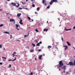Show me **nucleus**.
Returning a JSON list of instances; mask_svg holds the SVG:
<instances>
[{
    "mask_svg": "<svg viewBox=\"0 0 75 75\" xmlns=\"http://www.w3.org/2000/svg\"><path fill=\"white\" fill-rule=\"evenodd\" d=\"M17 4H18V5L16 6V4L15 3L12 2L11 4V5H12L13 6H16V7L18 8V7L20 6V4L18 3H17Z\"/></svg>",
    "mask_w": 75,
    "mask_h": 75,
    "instance_id": "1",
    "label": "nucleus"
},
{
    "mask_svg": "<svg viewBox=\"0 0 75 75\" xmlns=\"http://www.w3.org/2000/svg\"><path fill=\"white\" fill-rule=\"evenodd\" d=\"M59 63V65L60 66L62 67L64 65V63L62 62V61H60Z\"/></svg>",
    "mask_w": 75,
    "mask_h": 75,
    "instance_id": "2",
    "label": "nucleus"
},
{
    "mask_svg": "<svg viewBox=\"0 0 75 75\" xmlns=\"http://www.w3.org/2000/svg\"><path fill=\"white\" fill-rule=\"evenodd\" d=\"M43 1L42 3L43 4H44L45 6H47V4L45 3V1L44 0H42Z\"/></svg>",
    "mask_w": 75,
    "mask_h": 75,
    "instance_id": "3",
    "label": "nucleus"
},
{
    "mask_svg": "<svg viewBox=\"0 0 75 75\" xmlns=\"http://www.w3.org/2000/svg\"><path fill=\"white\" fill-rule=\"evenodd\" d=\"M42 57V55H40L39 56L38 58L40 59H41V57Z\"/></svg>",
    "mask_w": 75,
    "mask_h": 75,
    "instance_id": "4",
    "label": "nucleus"
},
{
    "mask_svg": "<svg viewBox=\"0 0 75 75\" xmlns=\"http://www.w3.org/2000/svg\"><path fill=\"white\" fill-rule=\"evenodd\" d=\"M10 22L14 21V23H15V20L13 19H10Z\"/></svg>",
    "mask_w": 75,
    "mask_h": 75,
    "instance_id": "5",
    "label": "nucleus"
},
{
    "mask_svg": "<svg viewBox=\"0 0 75 75\" xmlns=\"http://www.w3.org/2000/svg\"><path fill=\"white\" fill-rule=\"evenodd\" d=\"M16 58L15 57V59H14L13 60H11V59H9V61H16Z\"/></svg>",
    "mask_w": 75,
    "mask_h": 75,
    "instance_id": "6",
    "label": "nucleus"
},
{
    "mask_svg": "<svg viewBox=\"0 0 75 75\" xmlns=\"http://www.w3.org/2000/svg\"><path fill=\"white\" fill-rule=\"evenodd\" d=\"M52 1L54 2H55V3H58V0H52Z\"/></svg>",
    "mask_w": 75,
    "mask_h": 75,
    "instance_id": "7",
    "label": "nucleus"
},
{
    "mask_svg": "<svg viewBox=\"0 0 75 75\" xmlns=\"http://www.w3.org/2000/svg\"><path fill=\"white\" fill-rule=\"evenodd\" d=\"M64 47H65L64 49V50H66L68 49V46H64Z\"/></svg>",
    "mask_w": 75,
    "mask_h": 75,
    "instance_id": "8",
    "label": "nucleus"
},
{
    "mask_svg": "<svg viewBox=\"0 0 75 75\" xmlns=\"http://www.w3.org/2000/svg\"><path fill=\"white\" fill-rule=\"evenodd\" d=\"M67 43L69 46H70V45H71V43H69L68 41L67 42Z\"/></svg>",
    "mask_w": 75,
    "mask_h": 75,
    "instance_id": "9",
    "label": "nucleus"
},
{
    "mask_svg": "<svg viewBox=\"0 0 75 75\" xmlns=\"http://www.w3.org/2000/svg\"><path fill=\"white\" fill-rule=\"evenodd\" d=\"M66 66H64L62 67V68L63 69H66Z\"/></svg>",
    "mask_w": 75,
    "mask_h": 75,
    "instance_id": "10",
    "label": "nucleus"
},
{
    "mask_svg": "<svg viewBox=\"0 0 75 75\" xmlns=\"http://www.w3.org/2000/svg\"><path fill=\"white\" fill-rule=\"evenodd\" d=\"M53 2L52 1V0H51V1L50 3V4H53Z\"/></svg>",
    "mask_w": 75,
    "mask_h": 75,
    "instance_id": "11",
    "label": "nucleus"
},
{
    "mask_svg": "<svg viewBox=\"0 0 75 75\" xmlns=\"http://www.w3.org/2000/svg\"><path fill=\"white\" fill-rule=\"evenodd\" d=\"M61 68H62V69H63L62 67V66H61L60 65L59 66H58V67H57V68H61Z\"/></svg>",
    "mask_w": 75,
    "mask_h": 75,
    "instance_id": "12",
    "label": "nucleus"
},
{
    "mask_svg": "<svg viewBox=\"0 0 75 75\" xmlns=\"http://www.w3.org/2000/svg\"><path fill=\"white\" fill-rule=\"evenodd\" d=\"M43 31H46V32H47V31H48V29H44Z\"/></svg>",
    "mask_w": 75,
    "mask_h": 75,
    "instance_id": "13",
    "label": "nucleus"
},
{
    "mask_svg": "<svg viewBox=\"0 0 75 75\" xmlns=\"http://www.w3.org/2000/svg\"><path fill=\"white\" fill-rule=\"evenodd\" d=\"M65 30L66 31H69V30H71V28L69 29H66V28H65Z\"/></svg>",
    "mask_w": 75,
    "mask_h": 75,
    "instance_id": "14",
    "label": "nucleus"
},
{
    "mask_svg": "<svg viewBox=\"0 0 75 75\" xmlns=\"http://www.w3.org/2000/svg\"><path fill=\"white\" fill-rule=\"evenodd\" d=\"M33 75V72H31L28 75Z\"/></svg>",
    "mask_w": 75,
    "mask_h": 75,
    "instance_id": "15",
    "label": "nucleus"
},
{
    "mask_svg": "<svg viewBox=\"0 0 75 75\" xmlns=\"http://www.w3.org/2000/svg\"><path fill=\"white\" fill-rule=\"evenodd\" d=\"M16 27L17 28L18 27H20V25H18L17 24H16Z\"/></svg>",
    "mask_w": 75,
    "mask_h": 75,
    "instance_id": "16",
    "label": "nucleus"
},
{
    "mask_svg": "<svg viewBox=\"0 0 75 75\" xmlns=\"http://www.w3.org/2000/svg\"><path fill=\"white\" fill-rule=\"evenodd\" d=\"M17 16L18 17H20V16H21V13H19V14H17Z\"/></svg>",
    "mask_w": 75,
    "mask_h": 75,
    "instance_id": "17",
    "label": "nucleus"
},
{
    "mask_svg": "<svg viewBox=\"0 0 75 75\" xmlns=\"http://www.w3.org/2000/svg\"><path fill=\"white\" fill-rule=\"evenodd\" d=\"M52 47V46H48V48L49 49H50V48H51Z\"/></svg>",
    "mask_w": 75,
    "mask_h": 75,
    "instance_id": "18",
    "label": "nucleus"
},
{
    "mask_svg": "<svg viewBox=\"0 0 75 75\" xmlns=\"http://www.w3.org/2000/svg\"><path fill=\"white\" fill-rule=\"evenodd\" d=\"M4 33H5V34H8L9 35H10V34H9V32H4Z\"/></svg>",
    "mask_w": 75,
    "mask_h": 75,
    "instance_id": "19",
    "label": "nucleus"
},
{
    "mask_svg": "<svg viewBox=\"0 0 75 75\" xmlns=\"http://www.w3.org/2000/svg\"><path fill=\"white\" fill-rule=\"evenodd\" d=\"M37 46H40V43H38L37 45H36Z\"/></svg>",
    "mask_w": 75,
    "mask_h": 75,
    "instance_id": "20",
    "label": "nucleus"
},
{
    "mask_svg": "<svg viewBox=\"0 0 75 75\" xmlns=\"http://www.w3.org/2000/svg\"><path fill=\"white\" fill-rule=\"evenodd\" d=\"M34 50H31L30 51V52H34Z\"/></svg>",
    "mask_w": 75,
    "mask_h": 75,
    "instance_id": "21",
    "label": "nucleus"
},
{
    "mask_svg": "<svg viewBox=\"0 0 75 75\" xmlns=\"http://www.w3.org/2000/svg\"><path fill=\"white\" fill-rule=\"evenodd\" d=\"M32 45H33V46L34 47L35 46V45L33 43H32Z\"/></svg>",
    "mask_w": 75,
    "mask_h": 75,
    "instance_id": "22",
    "label": "nucleus"
},
{
    "mask_svg": "<svg viewBox=\"0 0 75 75\" xmlns=\"http://www.w3.org/2000/svg\"><path fill=\"white\" fill-rule=\"evenodd\" d=\"M35 31L36 32H37L38 33V32L39 31L37 29H35Z\"/></svg>",
    "mask_w": 75,
    "mask_h": 75,
    "instance_id": "23",
    "label": "nucleus"
},
{
    "mask_svg": "<svg viewBox=\"0 0 75 75\" xmlns=\"http://www.w3.org/2000/svg\"><path fill=\"white\" fill-rule=\"evenodd\" d=\"M28 19H29V20H31V18H30V17H28Z\"/></svg>",
    "mask_w": 75,
    "mask_h": 75,
    "instance_id": "24",
    "label": "nucleus"
},
{
    "mask_svg": "<svg viewBox=\"0 0 75 75\" xmlns=\"http://www.w3.org/2000/svg\"><path fill=\"white\" fill-rule=\"evenodd\" d=\"M14 54H16V52H14L13 54H12V55H14Z\"/></svg>",
    "mask_w": 75,
    "mask_h": 75,
    "instance_id": "25",
    "label": "nucleus"
},
{
    "mask_svg": "<svg viewBox=\"0 0 75 75\" xmlns=\"http://www.w3.org/2000/svg\"><path fill=\"white\" fill-rule=\"evenodd\" d=\"M19 23L20 24H21V25L23 24V23L21 22H19Z\"/></svg>",
    "mask_w": 75,
    "mask_h": 75,
    "instance_id": "26",
    "label": "nucleus"
},
{
    "mask_svg": "<svg viewBox=\"0 0 75 75\" xmlns=\"http://www.w3.org/2000/svg\"><path fill=\"white\" fill-rule=\"evenodd\" d=\"M21 3H22V4H25V3H23L22 1H21Z\"/></svg>",
    "mask_w": 75,
    "mask_h": 75,
    "instance_id": "27",
    "label": "nucleus"
},
{
    "mask_svg": "<svg viewBox=\"0 0 75 75\" xmlns=\"http://www.w3.org/2000/svg\"><path fill=\"white\" fill-rule=\"evenodd\" d=\"M11 65H9V66L8 67V68H11Z\"/></svg>",
    "mask_w": 75,
    "mask_h": 75,
    "instance_id": "28",
    "label": "nucleus"
},
{
    "mask_svg": "<svg viewBox=\"0 0 75 75\" xmlns=\"http://www.w3.org/2000/svg\"><path fill=\"white\" fill-rule=\"evenodd\" d=\"M40 10V8L39 7L37 8V10Z\"/></svg>",
    "mask_w": 75,
    "mask_h": 75,
    "instance_id": "29",
    "label": "nucleus"
},
{
    "mask_svg": "<svg viewBox=\"0 0 75 75\" xmlns=\"http://www.w3.org/2000/svg\"><path fill=\"white\" fill-rule=\"evenodd\" d=\"M32 6L33 7H35V5L34 4H33L32 5Z\"/></svg>",
    "mask_w": 75,
    "mask_h": 75,
    "instance_id": "30",
    "label": "nucleus"
},
{
    "mask_svg": "<svg viewBox=\"0 0 75 75\" xmlns=\"http://www.w3.org/2000/svg\"><path fill=\"white\" fill-rule=\"evenodd\" d=\"M50 8V5L47 7V8Z\"/></svg>",
    "mask_w": 75,
    "mask_h": 75,
    "instance_id": "31",
    "label": "nucleus"
},
{
    "mask_svg": "<svg viewBox=\"0 0 75 75\" xmlns=\"http://www.w3.org/2000/svg\"><path fill=\"white\" fill-rule=\"evenodd\" d=\"M2 58H3V59H6V57H2Z\"/></svg>",
    "mask_w": 75,
    "mask_h": 75,
    "instance_id": "32",
    "label": "nucleus"
},
{
    "mask_svg": "<svg viewBox=\"0 0 75 75\" xmlns=\"http://www.w3.org/2000/svg\"><path fill=\"white\" fill-rule=\"evenodd\" d=\"M2 26H3V24H1L0 25V27H2Z\"/></svg>",
    "mask_w": 75,
    "mask_h": 75,
    "instance_id": "33",
    "label": "nucleus"
},
{
    "mask_svg": "<svg viewBox=\"0 0 75 75\" xmlns=\"http://www.w3.org/2000/svg\"><path fill=\"white\" fill-rule=\"evenodd\" d=\"M27 37V35H25L24 36V37L25 38V37Z\"/></svg>",
    "mask_w": 75,
    "mask_h": 75,
    "instance_id": "34",
    "label": "nucleus"
},
{
    "mask_svg": "<svg viewBox=\"0 0 75 75\" xmlns=\"http://www.w3.org/2000/svg\"><path fill=\"white\" fill-rule=\"evenodd\" d=\"M2 48V46L1 44L0 45V48Z\"/></svg>",
    "mask_w": 75,
    "mask_h": 75,
    "instance_id": "35",
    "label": "nucleus"
},
{
    "mask_svg": "<svg viewBox=\"0 0 75 75\" xmlns=\"http://www.w3.org/2000/svg\"><path fill=\"white\" fill-rule=\"evenodd\" d=\"M54 47L56 49H57V50H58V48H57V47L55 46V47Z\"/></svg>",
    "mask_w": 75,
    "mask_h": 75,
    "instance_id": "36",
    "label": "nucleus"
},
{
    "mask_svg": "<svg viewBox=\"0 0 75 75\" xmlns=\"http://www.w3.org/2000/svg\"><path fill=\"white\" fill-rule=\"evenodd\" d=\"M19 9L20 10H21V9H22V8H21V7H19Z\"/></svg>",
    "mask_w": 75,
    "mask_h": 75,
    "instance_id": "37",
    "label": "nucleus"
},
{
    "mask_svg": "<svg viewBox=\"0 0 75 75\" xmlns=\"http://www.w3.org/2000/svg\"><path fill=\"white\" fill-rule=\"evenodd\" d=\"M39 44H42V42H41V41L39 43Z\"/></svg>",
    "mask_w": 75,
    "mask_h": 75,
    "instance_id": "38",
    "label": "nucleus"
},
{
    "mask_svg": "<svg viewBox=\"0 0 75 75\" xmlns=\"http://www.w3.org/2000/svg\"><path fill=\"white\" fill-rule=\"evenodd\" d=\"M22 21H23V20H22L21 19V20L20 21V22H22Z\"/></svg>",
    "mask_w": 75,
    "mask_h": 75,
    "instance_id": "39",
    "label": "nucleus"
},
{
    "mask_svg": "<svg viewBox=\"0 0 75 75\" xmlns=\"http://www.w3.org/2000/svg\"><path fill=\"white\" fill-rule=\"evenodd\" d=\"M10 38H12V35H10Z\"/></svg>",
    "mask_w": 75,
    "mask_h": 75,
    "instance_id": "40",
    "label": "nucleus"
},
{
    "mask_svg": "<svg viewBox=\"0 0 75 75\" xmlns=\"http://www.w3.org/2000/svg\"><path fill=\"white\" fill-rule=\"evenodd\" d=\"M38 51H39V52H40L41 51V50L40 49H39L38 50Z\"/></svg>",
    "mask_w": 75,
    "mask_h": 75,
    "instance_id": "41",
    "label": "nucleus"
},
{
    "mask_svg": "<svg viewBox=\"0 0 75 75\" xmlns=\"http://www.w3.org/2000/svg\"><path fill=\"white\" fill-rule=\"evenodd\" d=\"M16 29H17V30H20V29H19L18 28H16Z\"/></svg>",
    "mask_w": 75,
    "mask_h": 75,
    "instance_id": "42",
    "label": "nucleus"
},
{
    "mask_svg": "<svg viewBox=\"0 0 75 75\" xmlns=\"http://www.w3.org/2000/svg\"><path fill=\"white\" fill-rule=\"evenodd\" d=\"M35 42H36L37 43H38V41H37L35 40Z\"/></svg>",
    "mask_w": 75,
    "mask_h": 75,
    "instance_id": "43",
    "label": "nucleus"
},
{
    "mask_svg": "<svg viewBox=\"0 0 75 75\" xmlns=\"http://www.w3.org/2000/svg\"><path fill=\"white\" fill-rule=\"evenodd\" d=\"M2 63L1 62L0 63V65H2Z\"/></svg>",
    "mask_w": 75,
    "mask_h": 75,
    "instance_id": "44",
    "label": "nucleus"
},
{
    "mask_svg": "<svg viewBox=\"0 0 75 75\" xmlns=\"http://www.w3.org/2000/svg\"><path fill=\"white\" fill-rule=\"evenodd\" d=\"M58 20L59 21H60V19H59V18H58Z\"/></svg>",
    "mask_w": 75,
    "mask_h": 75,
    "instance_id": "45",
    "label": "nucleus"
},
{
    "mask_svg": "<svg viewBox=\"0 0 75 75\" xmlns=\"http://www.w3.org/2000/svg\"><path fill=\"white\" fill-rule=\"evenodd\" d=\"M62 41H63V38H62Z\"/></svg>",
    "mask_w": 75,
    "mask_h": 75,
    "instance_id": "46",
    "label": "nucleus"
},
{
    "mask_svg": "<svg viewBox=\"0 0 75 75\" xmlns=\"http://www.w3.org/2000/svg\"><path fill=\"white\" fill-rule=\"evenodd\" d=\"M73 29H75V26H74V27L73 28Z\"/></svg>",
    "mask_w": 75,
    "mask_h": 75,
    "instance_id": "47",
    "label": "nucleus"
},
{
    "mask_svg": "<svg viewBox=\"0 0 75 75\" xmlns=\"http://www.w3.org/2000/svg\"><path fill=\"white\" fill-rule=\"evenodd\" d=\"M25 9H26V10H28V8H25Z\"/></svg>",
    "mask_w": 75,
    "mask_h": 75,
    "instance_id": "48",
    "label": "nucleus"
},
{
    "mask_svg": "<svg viewBox=\"0 0 75 75\" xmlns=\"http://www.w3.org/2000/svg\"><path fill=\"white\" fill-rule=\"evenodd\" d=\"M63 72H64V73H65V71H63Z\"/></svg>",
    "mask_w": 75,
    "mask_h": 75,
    "instance_id": "49",
    "label": "nucleus"
},
{
    "mask_svg": "<svg viewBox=\"0 0 75 75\" xmlns=\"http://www.w3.org/2000/svg\"><path fill=\"white\" fill-rule=\"evenodd\" d=\"M59 71H61V68H60L59 69Z\"/></svg>",
    "mask_w": 75,
    "mask_h": 75,
    "instance_id": "50",
    "label": "nucleus"
},
{
    "mask_svg": "<svg viewBox=\"0 0 75 75\" xmlns=\"http://www.w3.org/2000/svg\"><path fill=\"white\" fill-rule=\"evenodd\" d=\"M35 14H37V12H35Z\"/></svg>",
    "mask_w": 75,
    "mask_h": 75,
    "instance_id": "51",
    "label": "nucleus"
},
{
    "mask_svg": "<svg viewBox=\"0 0 75 75\" xmlns=\"http://www.w3.org/2000/svg\"><path fill=\"white\" fill-rule=\"evenodd\" d=\"M3 10L2 9H0V11H2Z\"/></svg>",
    "mask_w": 75,
    "mask_h": 75,
    "instance_id": "52",
    "label": "nucleus"
},
{
    "mask_svg": "<svg viewBox=\"0 0 75 75\" xmlns=\"http://www.w3.org/2000/svg\"><path fill=\"white\" fill-rule=\"evenodd\" d=\"M35 60H37V59H36V58H35Z\"/></svg>",
    "mask_w": 75,
    "mask_h": 75,
    "instance_id": "53",
    "label": "nucleus"
},
{
    "mask_svg": "<svg viewBox=\"0 0 75 75\" xmlns=\"http://www.w3.org/2000/svg\"><path fill=\"white\" fill-rule=\"evenodd\" d=\"M19 18V19H20V20H21V19L20 18Z\"/></svg>",
    "mask_w": 75,
    "mask_h": 75,
    "instance_id": "54",
    "label": "nucleus"
},
{
    "mask_svg": "<svg viewBox=\"0 0 75 75\" xmlns=\"http://www.w3.org/2000/svg\"><path fill=\"white\" fill-rule=\"evenodd\" d=\"M48 21H47V23H48Z\"/></svg>",
    "mask_w": 75,
    "mask_h": 75,
    "instance_id": "55",
    "label": "nucleus"
},
{
    "mask_svg": "<svg viewBox=\"0 0 75 75\" xmlns=\"http://www.w3.org/2000/svg\"><path fill=\"white\" fill-rule=\"evenodd\" d=\"M16 55H14V54H13V56H16Z\"/></svg>",
    "mask_w": 75,
    "mask_h": 75,
    "instance_id": "56",
    "label": "nucleus"
},
{
    "mask_svg": "<svg viewBox=\"0 0 75 75\" xmlns=\"http://www.w3.org/2000/svg\"><path fill=\"white\" fill-rule=\"evenodd\" d=\"M31 20H32V21L33 22V19H31Z\"/></svg>",
    "mask_w": 75,
    "mask_h": 75,
    "instance_id": "57",
    "label": "nucleus"
},
{
    "mask_svg": "<svg viewBox=\"0 0 75 75\" xmlns=\"http://www.w3.org/2000/svg\"><path fill=\"white\" fill-rule=\"evenodd\" d=\"M10 0H7V1H10Z\"/></svg>",
    "mask_w": 75,
    "mask_h": 75,
    "instance_id": "58",
    "label": "nucleus"
},
{
    "mask_svg": "<svg viewBox=\"0 0 75 75\" xmlns=\"http://www.w3.org/2000/svg\"><path fill=\"white\" fill-rule=\"evenodd\" d=\"M26 1H28V0H26Z\"/></svg>",
    "mask_w": 75,
    "mask_h": 75,
    "instance_id": "59",
    "label": "nucleus"
},
{
    "mask_svg": "<svg viewBox=\"0 0 75 75\" xmlns=\"http://www.w3.org/2000/svg\"><path fill=\"white\" fill-rule=\"evenodd\" d=\"M7 14H8H8H10V13H7Z\"/></svg>",
    "mask_w": 75,
    "mask_h": 75,
    "instance_id": "60",
    "label": "nucleus"
},
{
    "mask_svg": "<svg viewBox=\"0 0 75 75\" xmlns=\"http://www.w3.org/2000/svg\"><path fill=\"white\" fill-rule=\"evenodd\" d=\"M14 55H13V57H14Z\"/></svg>",
    "mask_w": 75,
    "mask_h": 75,
    "instance_id": "61",
    "label": "nucleus"
},
{
    "mask_svg": "<svg viewBox=\"0 0 75 75\" xmlns=\"http://www.w3.org/2000/svg\"><path fill=\"white\" fill-rule=\"evenodd\" d=\"M16 57H18V56H17V55H16Z\"/></svg>",
    "mask_w": 75,
    "mask_h": 75,
    "instance_id": "62",
    "label": "nucleus"
},
{
    "mask_svg": "<svg viewBox=\"0 0 75 75\" xmlns=\"http://www.w3.org/2000/svg\"><path fill=\"white\" fill-rule=\"evenodd\" d=\"M73 48H74V49H75V48L74 47H73Z\"/></svg>",
    "mask_w": 75,
    "mask_h": 75,
    "instance_id": "63",
    "label": "nucleus"
},
{
    "mask_svg": "<svg viewBox=\"0 0 75 75\" xmlns=\"http://www.w3.org/2000/svg\"><path fill=\"white\" fill-rule=\"evenodd\" d=\"M33 2V0H31Z\"/></svg>",
    "mask_w": 75,
    "mask_h": 75,
    "instance_id": "64",
    "label": "nucleus"
}]
</instances>
